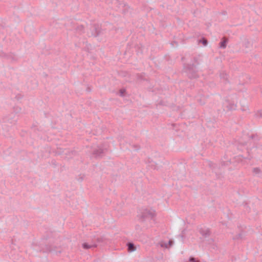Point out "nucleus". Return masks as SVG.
Segmentation results:
<instances>
[{
    "mask_svg": "<svg viewBox=\"0 0 262 262\" xmlns=\"http://www.w3.org/2000/svg\"><path fill=\"white\" fill-rule=\"evenodd\" d=\"M171 245L172 242L169 241L168 244H161V246L163 247L169 248L171 246Z\"/></svg>",
    "mask_w": 262,
    "mask_h": 262,
    "instance_id": "nucleus-3",
    "label": "nucleus"
},
{
    "mask_svg": "<svg viewBox=\"0 0 262 262\" xmlns=\"http://www.w3.org/2000/svg\"><path fill=\"white\" fill-rule=\"evenodd\" d=\"M82 247L84 249H89L91 247V246L88 245L87 243H83L82 244Z\"/></svg>",
    "mask_w": 262,
    "mask_h": 262,
    "instance_id": "nucleus-5",
    "label": "nucleus"
},
{
    "mask_svg": "<svg viewBox=\"0 0 262 262\" xmlns=\"http://www.w3.org/2000/svg\"><path fill=\"white\" fill-rule=\"evenodd\" d=\"M203 43L204 44V46H206L207 44V40L206 39H203Z\"/></svg>",
    "mask_w": 262,
    "mask_h": 262,
    "instance_id": "nucleus-6",
    "label": "nucleus"
},
{
    "mask_svg": "<svg viewBox=\"0 0 262 262\" xmlns=\"http://www.w3.org/2000/svg\"><path fill=\"white\" fill-rule=\"evenodd\" d=\"M185 262H199V260L197 258L190 257L188 260H187Z\"/></svg>",
    "mask_w": 262,
    "mask_h": 262,
    "instance_id": "nucleus-4",
    "label": "nucleus"
},
{
    "mask_svg": "<svg viewBox=\"0 0 262 262\" xmlns=\"http://www.w3.org/2000/svg\"><path fill=\"white\" fill-rule=\"evenodd\" d=\"M227 42V40L226 39H224L223 40L220 42V47L221 48H225L226 47Z\"/></svg>",
    "mask_w": 262,
    "mask_h": 262,
    "instance_id": "nucleus-2",
    "label": "nucleus"
},
{
    "mask_svg": "<svg viewBox=\"0 0 262 262\" xmlns=\"http://www.w3.org/2000/svg\"><path fill=\"white\" fill-rule=\"evenodd\" d=\"M128 251L130 252L135 251L136 249V247L132 243H128Z\"/></svg>",
    "mask_w": 262,
    "mask_h": 262,
    "instance_id": "nucleus-1",
    "label": "nucleus"
}]
</instances>
